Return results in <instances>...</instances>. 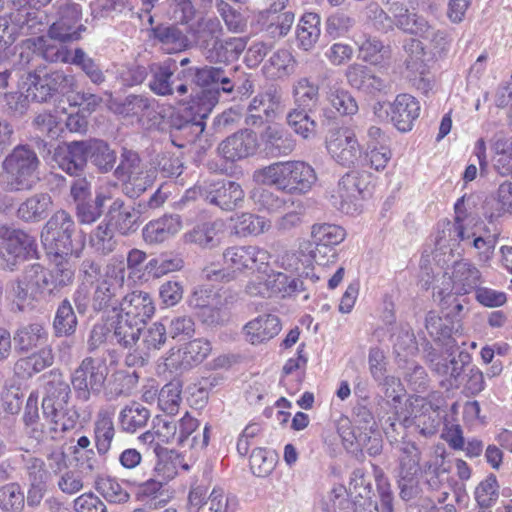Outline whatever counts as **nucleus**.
Instances as JSON below:
<instances>
[{"label":"nucleus","mask_w":512,"mask_h":512,"mask_svg":"<svg viewBox=\"0 0 512 512\" xmlns=\"http://www.w3.org/2000/svg\"><path fill=\"white\" fill-rule=\"evenodd\" d=\"M407 33L426 41L424 44L418 39H410L404 46L408 54L405 61L406 68L410 72L408 76L414 80L419 76L423 81L428 64L448 52L451 39L445 30L431 26L423 17Z\"/></svg>","instance_id":"1"},{"label":"nucleus","mask_w":512,"mask_h":512,"mask_svg":"<svg viewBox=\"0 0 512 512\" xmlns=\"http://www.w3.org/2000/svg\"><path fill=\"white\" fill-rule=\"evenodd\" d=\"M253 180L261 185L274 186L290 195H304L311 191L317 182L315 169L301 160L274 162L256 169Z\"/></svg>","instance_id":"2"},{"label":"nucleus","mask_w":512,"mask_h":512,"mask_svg":"<svg viewBox=\"0 0 512 512\" xmlns=\"http://www.w3.org/2000/svg\"><path fill=\"white\" fill-rule=\"evenodd\" d=\"M40 160L27 145L16 146L2 162L0 185L7 192L31 190L40 180Z\"/></svg>","instance_id":"3"},{"label":"nucleus","mask_w":512,"mask_h":512,"mask_svg":"<svg viewBox=\"0 0 512 512\" xmlns=\"http://www.w3.org/2000/svg\"><path fill=\"white\" fill-rule=\"evenodd\" d=\"M168 196L158 188L148 200L129 204L121 197L111 199L105 220L120 234L128 236L135 233L142 224V216L149 215L166 202Z\"/></svg>","instance_id":"4"},{"label":"nucleus","mask_w":512,"mask_h":512,"mask_svg":"<svg viewBox=\"0 0 512 512\" xmlns=\"http://www.w3.org/2000/svg\"><path fill=\"white\" fill-rule=\"evenodd\" d=\"M48 269L40 263L29 264L11 283V293L19 310H31L49 297Z\"/></svg>","instance_id":"5"},{"label":"nucleus","mask_w":512,"mask_h":512,"mask_svg":"<svg viewBox=\"0 0 512 512\" xmlns=\"http://www.w3.org/2000/svg\"><path fill=\"white\" fill-rule=\"evenodd\" d=\"M181 75L185 79L191 78L196 87L191 100L198 104L197 112L202 117H208L219 100L220 91H224L223 70L215 67L188 68L180 72L176 79L181 80Z\"/></svg>","instance_id":"6"},{"label":"nucleus","mask_w":512,"mask_h":512,"mask_svg":"<svg viewBox=\"0 0 512 512\" xmlns=\"http://www.w3.org/2000/svg\"><path fill=\"white\" fill-rule=\"evenodd\" d=\"M74 77L62 70L37 64L27 73L24 85L30 98L38 103L50 101L54 96L63 94L74 85Z\"/></svg>","instance_id":"7"},{"label":"nucleus","mask_w":512,"mask_h":512,"mask_svg":"<svg viewBox=\"0 0 512 512\" xmlns=\"http://www.w3.org/2000/svg\"><path fill=\"white\" fill-rule=\"evenodd\" d=\"M206 279L211 282L203 285L194 292L192 303L200 309V316L207 325H219L223 316V286L224 271L216 265L204 270Z\"/></svg>","instance_id":"8"},{"label":"nucleus","mask_w":512,"mask_h":512,"mask_svg":"<svg viewBox=\"0 0 512 512\" xmlns=\"http://www.w3.org/2000/svg\"><path fill=\"white\" fill-rule=\"evenodd\" d=\"M400 403H390L395 417L388 418L389 426L394 429L395 422L398 421L408 427L415 425L424 436L434 435L439 426V420L432 405L425 398L413 396Z\"/></svg>","instance_id":"9"},{"label":"nucleus","mask_w":512,"mask_h":512,"mask_svg":"<svg viewBox=\"0 0 512 512\" xmlns=\"http://www.w3.org/2000/svg\"><path fill=\"white\" fill-rule=\"evenodd\" d=\"M76 232L73 217L65 210L56 211L41 232V241L50 257L78 256L72 237Z\"/></svg>","instance_id":"10"},{"label":"nucleus","mask_w":512,"mask_h":512,"mask_svg":"<svg viewBox=\"0 0 512 512\" xmlns=\"http://www.w3.org/2000/svg\"><path fill=\"white\" fill-rule=\"evenodd\" d=\"M108 367L104 355L87 356L71 374V385L76 400L85 403L98 396L105 386Z\"/></svg>","instance_id":"11"},{"label":"nucleus","mask_w":512,"mask_h":512,"mask_svg":"<svg viewBox=\"0 0 512 512\" xmlns=\"http://www.w3.org/2000/svg\"><path fill=\"white\" fill-rule=\"evenodd\" d=\"M37 254V243L33 236L24 230L0 225V257L9 270Z\"/></svg>","instance_id":"12"},{"label":"nucleus","mask_w":512,"mask_h":512,"mask_svg":"<svg viewBox=\"0 0 512 512\" xmlns=\"http://www.w3.org/2000/svg\"><path fill=\"white\" fill-rule=\"evenodd\" d=\"M43 381L42 413L48 417L61 416L69 410L67 405L71 396V387L60 369H52L41 376Z\"/></svg>","instance_id":"13"},{"label":"nucleus","mask_w":512,"mask_h":512,"mask_svg":"<svg viewBox=\"0 0 512 512\" xmlns=\"http://www.w3.org/2000/svg\"><path fill=\"white\" fill-rule=\"evenodd\" d=\"M358 171H350L343 175L333 189L331 204L342 213L348 215L358 214L362 208L363 181Z\"/></svg>","instance_id":"14"},{"label":"nucleus","mask_w":512,"mask_h":512,"mask_svg":"<svg viewBox=\"0 0 512 512\" xmlns=\"http://www.w3.org/2000/svg\"><path fill=\"white\" fill-rule=\"evenodd\" d=\"M326 149L331 158L344 167L354 166L361 157L360 144L355 133L345 127L329 132Z\"/></svg>","instance_id":"15"},{"label":"nucleus","mask_w":512,"mask_h":512,"mask_svg":"<svg viewBox=\"0 0 512 512\" xmlns=\"http://www.w3.org/2000/svg\"><path fill=\"white\" fill-rule=\"evenodd\" d=\"M53 162L56 167L70 176L84 175L87 161V140L71 141L59 146L53 154Z\"/></svg>","instance_id":"16"},{"label":"nucleus","mask_w":512,"mask_h":512,"mask_svg":"<svg viewBox=\"0 0 512 512\" xmlns=\"http://www.w3.org/2000/svg\"><path fill=\"white\" fill-rule=\"evenodd\" d=\"M368 364L372 378L386 387L385 396L388 398V403H400V400L405 397L403 386L399 378L386 376L385 355L380 348H370Z\"/></svg>","instance_id":"17"},{"label":"nucleus","mask_w":512,"mask_h":512,"mask_svg":"<svg viewBox=\"0 0 512 512\" xmlns=\"http://www.w3.org/2000/svg\"><path fill=\"white\" fill-rule=\"evenodd\" d=\"M269 260V252L257 246L234 247L226 252V263L229 262L232 273L243 269L265 271Z\"/></svg>","instance_id":"18"},{"label":"nucleus","mask_w":512,"mask_h":512,"mask_svg":"<svg viewBox=\"0 0 512 512\" xmlns=\"http://www.w3.org/2000/svg\"><path fill=\"white\" fill-rule=\"evenodd\" d=\"M420 110V103L414 96L401 93L390 103L388 115L397 130L408 132L419 117Z\"/></svg>","instance_id":"19"},{"label":"nucleus","mask_w":512,"mask_h":512,"mask_svg":"<svg viewBox=\"0 0 512 512\" xmlns=\"http://www.w3.org/2000/svg\"><path fill=\"white\" fill-rule=\"evenodd\" d=\"M209 341L195 339L186 343L177 353L172 352L167 357V366L180 370H189L204 361L211 352Z\"/></svg>","instance_id":"20"},{"label":"nucleus","mask_w":512,"mask_h":512,"mask_svg":"<svg viewBox=\"0 0 512 512\" xmlns=\"http://www.w3.org/2000/svg\"><path fill=\"white\" fill-rule=\"evenodd\" d=\"M282 329L280 319L273 314H262L247 322L243 335L252 345L266 343L276 337Z\"/></svg>","instance_id":"21"},{"label":"nucleus","mask_w":512,"mask_h":512,"mask_svg":"<svg viewBox=\"0 0 512 512\" xmlns=\"http://www.w3.org/2000/svg\"><path fill=\"white\" fill-rule=\"evenodd\" d=\"M450 279L456 295H467L480 287L482 273L472 262L462 259L452 265Z\"/></svg>","instance_id":"22"},{"label":"nucleus","mask_w":512,"mask_h":512,"mask_svg":"<svg viewBox=\"0 0 512 512\" xmlns=\"http://www.w3.org/2000/svg\"><path fill=\"white\" fill-rule=\"evenodd\" d=\"M48 337V330L42 322L21 325L13 334L15 351L20 355H27L46 344Z\"/></svg>","instance_id":"23"},{"label":"nucleus","mask_w":512,"mask_h":512,"mask_svg":"<svg viewBox=\"0 0 512 512\" xmlns=\"http://www.w3.org/2000/svg\"><path fill=\"white\" fill-rule=\"evenodd\" d=\"M79 413L77 410H69L61 416L48 417L42 413L44 422L39 421V426L43 430L42 437L32 438L37 443H44L47 440L58 441L64 438V435L73 430L79 420Z\"/></svg>","instance_id":"24"},{"label":"nucleus","mask_w":512,"mask_h":512,"mask_svg":"<svg viewBox=\"0 0 512 512\" xmlns=\"http://www.w3.org/2000/svg\"><path fill=\"white\" fill-rule=\"evenodd\" d=\"M120 308L121 315L142 325H145L155 311L150 294L143 291H133L124 296Z\"/></svg>","instance_id":"25"},{"label":"nucleus","mask_w":512,"mask_h":512,"mask_svg":"<svg viewBox=\"0 0 512 512\" xmlns=\"http://www.w3.org/2000/svg\"><path fill=\"white\" fill-rule=\"evenodd\" d=\"M181 228L182 221L179 215H163L149 221L142 230V236L148 244H160L177 234Z\"/></svg>","instance_id":"26"},{"label":"nucleus","mask_w":512,"mask_h":512,"mask_svg":"<svg viewBox=\"0 0 512 512\" xmlns=\"http://www.w3.org/2000/svg\"><path fill=\"white\" fill-rule=\"evenodd\" d=\"M92 429L97 454L106 457L111 451L117 433L112 413L104 409L99 410L93 421Z\"/></svg>","instance_id":"27"},{"label":"nucleus","mask_w":512,"mask_h":512,"mask_svg":"<svg viewBox=\"0 0 512 512\" xmlns=\"http://www.w3.org/2000/svg\"><path fill=\"white\" fill-rule=\"evenodd\" d=\"M53 209V199L47 192L35 193L17 209V217L26 223H38L48 217Z\"/></svg>","instance_id":"28"},{"label":"nucleus","mask_w":512,"mask_h":512,"mask_svg":"<svg viewBox=\"0 0 512 512\" xmlns=\"http://www.w3.org/2000/svg\"><path fill=\"white\" fill-rule=\"evenodd\" d=\"M54 363L53 350L49 346L19 358L14 364V372L18 377L29 379L42 372Z\"/></svg>","instance_id":"29"},{"label":"nucleus","mask_w":512,"mask_h":512,"mask_svg":"<svg viewBox=\"0 0 512 512\" xmlns=\"http://www.w3.org/2000/svg\"><path fill=\"white\" fill-rule=\"evenodd\" d=\"M122 281L123 277L121 280L106 278L100 281L96 285L92 296V309L96 312L106 311L110 308L115 310L117 305L120 304Z\"/></svg>","instance_id":"30"},{"label":"nucleus","mask_w":512,"mask_h":512,"mask_svg":"<svg viewBox=\"0 0 512 512\" xmlns=\"http://www.w3.org/2000/svg\"><path fill=\"white\" fill-rule=\"evenodd\" d=\"M186 30L175 24H159L150 29L151 35L168 53L179 52L186 49L190 40L186 35Z\"/></svg>","instance_id":"31"},{"label":"nucleus","mask_w":512,"mask_h":512,"mask_svg":"<svg viewBox=\"0 0 512 512\" xmlns=\"http://www.w3.org/2000/svg\"><path fill=\"white\" fill-rule=\"evenodd\" d=\"M426 329L435 341L442 344L449 355L454 353L457 345L452 337L455 324L449 317H440L435 312H429L426 316Z\"/></svg>","instance_id":"32"},{"label":"nucleus","mask_w":512,"mask_h":512,"mask_svg":"<svg viewBox=\"0 0 512 512\" xmlns=\"http://www.w3.org/2000/svg\"><path fill=\"white\" fill-rule=\"evenodd\" d=\"M47 16L39 8L20 9L11 12V22L16 34L36 35L43 32L48 23Z\"/></svg>","instance_id":"33"},{"label":"nucleus","mask_w":512,"mask_h":512,"mask_svg":"<svg viewBox=\"0 0 512 512\" xmlns=\"http://www.w3.org/2000/svg\"><path fill=\"white\" fill-rule=\"evenodd\" d=\"M354 43L358 47L363 61L372 65H379L391 56L390 46L384 45L376 36L362 33L354 37Z\"/></svg>","instance_id":"34"},{"label":"nucleus","mask_w":512,"mask_h":512,"mask_svg":"<svg viewBox=\"0 0 512 512\" xmlns=\"http://www.w3.org/2000/svg\"><path fill=\"white\" fill-rule=\"evenodd\" d=\"M271 227V221L251 213H236L229 217L228 228L238 236L259 235Z\"/></svg>","instance_id":"35"},{"label":"nucleus","mask_w":512,"mask_h":512,"mask_svg":"<svg viewBox=\"0 0 512 512\" xmlns=\"http://www.w3.org/2000/svg\"><path fill=\"white\" fill-rule=\"evenodd\" d=\"M265 148L274 157L287 156L293 152L296 143L293 136L283 127L268 126L263 134Z\"/></svg>","instance_id":"36"},{"label":"nucleus","mask_w":512,"mask_h":512,"mask_svg":"<svg viewBox=\"0 0 512 512\" xmlns=\"http://www.w3.org/2000/svg\"><path fill=\"white\" fill-rule=\"evenodd\" d=\"M176 65L170 60L163 63H153L149 66L151 79L149 81L150 90L160 96H168L174 93L172 79Z\"/></svg>","instance_id":"37"},{"label":"nucleus","mask_w":512,"mask_h":512,"mask_svg":"<svg viewBox=\"0 0 512 512\" xmlns=\"http://www.w3.org/2000/svg\"><path fill=\"white\" fill-rule=\"evenodd\" d=\"M167 340V330L164 324L155 322L145 330L142 329L136 351L139 352L141 366L153 351L160 350Z\"/></svg>","instance_id":"38"},{"label":"nucleus","mask_w":512,"mask_h":512,"mask_svg":"<svg viewBox=\"0 0 512 512\" xmlns=\"http://www.w3.org/2000/svg\"><path fill=\"white\" fill-rule=\"evenodd\" d=\"M257 148L256 134L248 129L240 130L226 138V160H239L252 155Z\"/></svg>","instance_id":"39"},{"label":"nucleus","mask_w":512,"mask_h":512,"mask_svg":"<svg viewBox=\"0 0 512 512\" xmlns=\"http://www.w3.org/2000/svg\"><path fill=\"white\" fill-rule=\"evenodd\" d=\"M425 482L431 491L439 492L436 500L444 503L449 497V476L448 470L443 466V460H436L434 463L424 465Z\"/></svg>","instance_id":"40"},{"label":"nucleus","mask_w":512,"mask_h":512,"mask_svg":"<svg viewBox=\"0 0 512 512\" xmlns=\"http://www.w3.org/2000/svg\"><path fill=\"white\" fill-rule=\"evenodd\" d=\"M150 417V410L134 401L119 412L118 423L123 432L135 433L147 425Z\"/></svg>","instance_id":"41"},{"label":"nucleus","mask_w":512,"mask_h":512,"mask_svg":"<svg viewBox=\"0 0 512 512\" xmlns=\"http://www.w3.org/2000/svg\"><path fill=\"white\" fill-rule=\"evenodd\" d=\"M156 178V169L146 166L144 169L120 181L122 192L130 199H137L154 185Z\"/></svg>","instance_id":"42"},{"label":"nucleus","mask_w":512,"mask_h":512,"mask_svg":"<svg viewBox=\"0 0 512 512\" xmlns=\"http://www.w3.org/2000/svg\"><path fill=\"white\" fill-rule=\"evenodd\" d=\"M54 267L48 269V286L52 297L57 296L62 289L70 286L74 280V270L67 257H51Z\"/></svg>","instance_id":"43"},{"label":"nucleus","mask_w":512,"mask_h":512,"mask_svg":"<svg viewBox=\"0 0 512 512\" xmlns=\"http://www.w3.org/2000/svg\"><path fill=\"white\" fill-rule=\"evenodd\" d=\"M112 196L109 191H98L94 198L75 205L76 217L80 224L91 225L103 215V207Z\"/></svg>","instance_id":"44"},{"label":"nucleus","mask_w":512,"mask_h":512,"mask_svg":"<svg viewBox=\"0 0 512 512\" xmlns=\"http://www.w3.org/2000/svg\"><path fill=\"white\" fill-rule=\"evenodd\" d=\"M115 231L107 220H102L89 234L90 247L100 255H109L118 245Z\"/></svg>","instance_id":"45"},{"label":"nucleus","mask_w":512,"mask_h":512,"mask_svg":"<svg viewBox=\"0 0 512 512\" xmlns=\"http://www.w3.org/2000/svg\"><path fill=\"white\" fill-rule=\"evenodd\" d=\"M320 16L313 12L305 13L297 26L298 45L305 51L311 50L320 37Z\"/></svg>","instance_id":"46"},{"label":"nucleus","mask_w":512,"mask_h":512,"mask_svg":"<svg viewBox=\"0 0 512 512\" xmlns=\"http://www.w3.org/2000/svg\"><path fill=\"white\" fill-rule=\"evenodd\" d=\"M295 109L311 111L319 100V86L308 77L297 79L292 85Z\"/></svg>","instance_id":"47"},{"label":"nucleus","mask_w":512,"mask_h":512,"mask_svg":"<svg viewBox=\"0 0 512 512\" xmlns=\"http://www.w3.org/2000/svg\"><path fill=\"white\" fill-rule=\"evenodd\" d=\"M224 233V221L218 219L214 222L203 223L196 226L190 233L191 242L203 248H213L221 243Z\"/></svg>","instance_id":"48"},{"label":"nucleus","mask_w":512,"mask_h":512,"mask_svg":"<svg viewBox=\"0 0 512 512\" xmlns=\"http://www.w3.org/2000/svg\"><path fill=\"white\" fill-rule=\"evenodd\" d=\"M88 159L101 171L109 172L116 163V152L100 139L87 140Z\"/></svg>","instance_id":"49"},{"label":"nucleus","mask_w":512,"mask_h":512,"mask_svg":"<svg viewBox=\"0 0 512 512\" xmlns=\"http://www.w3.org/2000/svg\"><path fill=\"white\" fill-rule=\"evenodd\" d=\"M143 327L144 325L119 314L114 325L113 336L122 347L131 349L135 346L137 348Z\"/></svg>","instance_id":"50"},{"label":"nucleus","mask_w":512,"mask_h":512,"mask_svg":"<svg viewBox=\"0 0 512 512\" xmlns=\"http://www.w3.org/2000/svg\"><path fill=\"white\" fill-rule=\"evenodd\" d=\"M50 39L43 36L29 38L28 45L38 51L39 58L47 62H65L70 63L72 54L61 44H55Z\"/></svg>","instance_id":"51"},{"label":"nucleus","mask_w":512,"mask_h":512,"mask_svg":"<svg viewBox=\"0 0 512 512\" xmlns=\"http://www.w3.org/2000/svg\"><path fill=\"white\" fill-rule=\"evenodd\" d=\"M387 9V13L392 18L393 27L407 33L415 23L421 18L415 13H410L406 5V0H381Z\"/></svg>","instance_id":"52"},{"label":"nucleus","mask_w":512,"mask_h":512,"mask_svg":"<svg viewBox=\"0 0 512 512\" xmlns=\"http://www.w3.org/2000/svg\"><path fill=\"white\" fill-rule=\"evenodd\" d=\"M155 106L156 102L154 99L142 95H129L122 104L121 112L126 116L147 117L153 121L154 125H160L156 115L152 116V114H157Z\"/></svg>","instance_id":"53"},{"label":"nucleus","mask_w":512,"mask_h":512,"mask_svg":"<svg viewBox=\"0 0 512 512\" xmlns=\"http://www.w3.org/2000/svg\"><path fill=\"white\" fill-rule=\"evenodd\" d=\"M251 198L259 211H265L270 214L286 210L291 200V198L281 197L263 187L254 188L251 193Z\"/></svg>","instance_id":"54"},{"label":"nucleus","mask_w":512,"mask_h":512,"mask_svg":"<svg viewBox=\"0 0 512 512\" xmlns=\"http://www.w3.org/2000/svg\"><path fill=\"white\" fill-rule=\"evenodd\" d=\"M249 110L263 112L267 119H273L282 110L281 96L275 87H269L265 92L253 98Z\"/></svg>","instance_id":"55"},{"label":"nucleus","mask_w":512,"mask_h":512,"mask_svg":"<svg viewBox=\"0 0 512 512\" xmlns=\"http://www.w3.org/2000/svg\"><path fill=\"white\" fill-rule=\"evenodd\" d=\"M399 473L416 475L419 471L421 452L415 442L403 439L398 446Z\"/></svg>","instance_id":"56"},{"label":"nucleus","mask_w":512,"mask_h":512,"mask_svg":"<svg viewBox=\"0 0 512 512\" xmlns=\"http://www.w3.org/2000/svg\"><path fill=\"white\" fill-rule=\"evenodd\" d=\"M78 321L71 302L64 299L58 306L53 321L56 336H70L75 333Z\"/></svg>","instance_id":"57"},{"label":"nucleus","mask_w":512,"mask_h":512,"mask_svg":"<svg viewBox=\"0 0 512 512\" xmlns=\"http://www.w3.org/2000/svg\"><path fill=\"white\" fill-rule=\"evenodd\" d=\"M274 221V228L279 234L289 233L298 228L302 222L305 213V207L301 200L291 199L286 210L290 209Z\"/></svg>","instance_id":"58"},{"label":"nucleus","mask_w":512,"mask_h":512,"mask_svg":"<svg viewBox=\"0 0 512 512\" xmlns=\"http://www.w3.org/2000/svg\"><path fill=\"white\" fill-rule=\"evenodd\" d=\"M96 491L108 502L123 504L128 502L130 495L117 479L110 476H99L95 480Z\"/></svg>","instance_id":"59"},{"label":"nucleus","mask_w":512,"mask_h":512,"mask_svg":"<svg viewBox=\"0 0 512 512\" xmlns=\"http://www.w3.org/2000/svg\"><path fill=\"white\" fill-rule=\"evenodd\" d=\"M475 500L483 512H491V508L499 498V484L494 474L481 481L474 492Z\"/></svg>","instance_id":"60"},{"label":"nucleus","mask_w":512,"mask_h":512,"mask_svg":"<svg viewBox=\"0 0 512 512\" xmlns=\"http://www.w3.org/2000/svg\"><path fill=\"white\" fill-rule=\"evenodd\" d=\"M70 63L78 66L89 80L95 85H101L105 82L106 76L96 61L89 57L81 48L74 50Z\"/></svg>","instance_id":"61"},{"label":"nucleus","mask_w":512,"mask_h":512,"mask_svg":"<svg viewBox=\"0 0 512 512\" xmlns=\"http://www.w3.org/2000/svg\"><path fill=\"white\" fill-rule=\"evenodd\" d=\"M184 262L179 256L160 255L151 258L145 264V272L152 278H160L168 273L182 269Z\"/></svg>","instance_id":"62"},{"label":"nucleus","mask_w":512,"mask_h":512,"mask_svg":"<svg viewBox=\"0 0 512 512\" xmlns=\"http://www.w3.org/2000/svg\"><path fill=\"white\" fill-rule=\"evenodd\" d=\"M25 505L24 492L16 482L0 486V510L3 512H20Z\"/></svg>","instance_id":"63"},{"label":"nucleus","mask_w":512,"mask_h":512,"mask_svg":"<svg viewBox=\"0 0 512 512\" xmlns=\"http://www.w3.org/2000/svg\"><path fill=\"white\" fill-rule=\"evenodd\" d=\"M296 61L286 49L276 51L266 65L267 73L275 78H282L294 73Z\"/></svg>","instance_id":"64"}]
</instances>
